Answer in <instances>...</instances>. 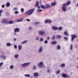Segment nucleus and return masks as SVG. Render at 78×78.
<instances>
[{"mask_svg": "<svg viewBox=\"0 0 78 78\" xmlns=\"http://www.w3.org/2000/svg\"><path fill=\"white\" fill-rule=\"evenodd\" d=\"M57 48L58 50H59L60 49H61V46H60L59 45H58L57 46Z\"/></svg>", "mask_w": 78, "mask_h": 78, "instance_id": "29", "label": "nucleus"}, {"mask_svg": "<svg viewBox=\"0 0 78 78\" xmlns=\"http://www.w3.org/2000/svg\"><path fill=\"white\" fill-rule=\"evenodd\" d=\"M51 8V5L48 4H47L46 5V8Z\"/></svg>", "mask_w": 78, "mask_h": 78, "instance_id": "10", "label": "nucleus"}, {"mask_svg": "<svg viewBox=\"0 0 78 78\" xmlns=\"http://www.w3.org/2000/svg\"><path fill=\"white\" fill-rule=\"evenodd\" d=\"M14 13L15 14H19V12L18 11H15L14 12Z\"/></svg>", "mask_w": 78, "mask_h": 78, "instance_id": "45", "label": "nucleus"}, {"mask_svg": "<svg viewBox=\"0 0 78 78\" xmlns=\"http://www.w3.org/2000/svg\"><path fill=\"white\" fill-rule=\"evenodd\" d=\"M43 10L41 9H39V12H42V11H43Z\"/></svg>", "mask_w": 78, "mask_h": 78, "instance_id": "51", "label": "nucleus"}, {"mask_svg": "<svg viewBox=\"0 0 78 78\" xmlns=\"http://www.w3.org/2000/svg\"><path fill=\"white\" fill-rule=\"evenodd\" d=\"M41 7L42 9H45L46 8V6L43 5H41Z\"/></svg>", "mask_w": 78, "mask_h": 78, "instance_id": "21", "label": "nucleus"}, {"mask_svg": "<svg viewBox=\"0 0 78 78\" xmlns=\"http://www.w3.org/2000/svg\"><path fill=\"white\" fill-rule=\"evenodd\" d=\"M23 20V18H21L19 19V20H17L18 22H22Z\"/></svg>", "mask_w": 78, "mask_h": 78, "instance_id": "13", "label": "nucleus"}, {"mask_svg": "<svg viewBox=\"0 0 78 78\" xmlns=\"http://www.w3.org/2000/svg\"><path fill=\"white\" fill-rule=\"evenodd\" d=\"M37 66H39V63L37 64Z\"/></svg>", "mask_w": 78, "mask_h": 78, "instance_id": "61", "label": "nucleus"}, {"mask_svg": "<svg viewBox=\"0 0 78 78\" xmlns=\"http://www.w3.org/2000/svg\"><path fill=\"white\" fill-rule=\"evenodd\" d=\"M39 23V22H36L35 23H34V24L35 25H37V24H38V23Z\"/></svg>", "mask_w": 78, "mask_h": 78, "instance_id": "47", "label": "nucleus"}, {"mask_svg": "<svg viewBox=\"0 0 78 78\" xmlns=\"http://www.w3.org/2000/svg\"><path fill=\"white\" fill-rule=\"evenodd\" d=\"M11 44L9 43H8L6 44V45L7 46H11Z\"/></svg>", "mask_w": 78, "mask_h": 78, "instance_id": "28", "label": "nucleus"}, {"mask_svg": "<svg viewBox=\"0 0 78 78\" xmlns=\"http://www.w3.org/2000/svg\"><path fill=\"white\" fill-rule=\"evenodd\" d=\"M55 36H54L51 38L52 41H53V40H55Z\"/></svg>", "mask_w": 78, "mask_h": 78, "instance_id": "26", "label": "nucleus"}, {"mask_svg": "<svg viewBox=\"0 0 78 78\" xmlns=\"http://www.w3.org/2000/svg\"><path fill=\"white\" fill-rule=\"evenodd\" d=\"M14 68V66L13 65H11L10 67V69H12Z\"/></svg>", "mask_w": 78, "mask_h": 78, "instance_id": "32", "label": "nucleus"}, {"mask_svg": "<svg viewBox=\"0 0 78 78\" xmlns=\"http://www.w3.org/2000/svg\"><path fill=\"white\" fill-rule=\"evenodd\" d=\"M37 11H39V9H38V10H37Z\"/></svg>", "mask_w": 78, "mask_h": 78, "instance_id": "63", "label": "nucleus"}, {"mask_svg": "<svg viewBox=\"0 0 78 78\" xmlns=\"http://www.w3.org/2000/svg\"><path fill=\"white\" fill-rule=\"evenodd\" d=\"M50 70L49 69H48V72L50 73Z\"/></svg>", "mask_w": 78, "mask_h": 78, "instance_id": "58", "label": "nucleus"}, {"mask_svg": "<svg viewBox=\"0 0 78 78\" xmlns=\"http://www.w3.org/2000/svg\"><path fill=\"white\" fill-rule=\"evenodd\" d=\"M14 35H17V34L16 33H14L13 34Z\"/></svg>", "mask_w": 78, "mask_h": 78, "instance_id": "57", "label": "nucleus"}, {"mask_svg": "<svg viewBox=\"0 0 78 78\" xmlns=\"http://www.w3.org/2000/svg\"><path fill=\"white\" fill-rule=\"evenodd\" d=\"M6 23H9V21H7L6 22Z\"/></svg>", "mask_w": 78, "mask_h": 78, "instance_id": "54", "label": "nucleus"}, {"mask_svg": "<svg viewBox=\"0 0 78 78\" xmlns=\"http://www.w3.org/2000/svg\"><path fill=\"white\" fill-rule=\"evenodd\" d=\"M77 69H78V66H77Z\"/></svg>", "mask_w": 78, "mask_h": 78, "instance_id": "64", "label": "nucleus"}, {"mask_svg": "<svg viewBox=\"0 0 78 78\" xmlns=\"http://www.w3.org/2000/svg\"><path fill=\"white\" fill-rule=\"evenodd\" d=\"M50 37H48L47 38V40H50Z\"/></svg>", "mask_w": 78, "mask_h": 78, "instance_id": "56", "label": "nucleus"}, {"mask_svg": "<svg viewBox=\"0 0 78 78\" xmlns=\"http://www.w3.org/2000/svg\"><path fill=\"white\" fill-rule=\"evenodd\" d=\"M34 11V9H32L26 12L25 13V15L27 16V15L28 14V16H30V15H31V14L33 13Z\"/></svg>", "mask_w": 78, "mask_h": 78, "instance_id": "1", "label": "nucleus"}, {"mask_svg": "<svg viewBox=\"0 0 78 78\" xmlns=\"http://www.w3.org/2000/svg\"><path fill=\"white\" fill-rule=\"evenodd\" d=\"M62 76L63 77H64V78H67L68 77V76L65 73H63L62 74Z\"/></svg>", "mask_w": 78, "mask_h": 78, "instance_id": "11", "label": "nucleus"}, {"mask_svg": "<svg viewBox=\"0 0 78 78\" xmlns=\"http://www.w3.org/2000/svg\"><path fill=\"white\" fill-rule=\"evenodd\" d=\"M22 45H19L18 46V49L19 50H20L22 49Z\"/></svg>", "mask_w": 78, "mask_h": 78, "instance_id": "17", "label": "nucleus"}, {"mask_svg": "<svg viewBox=\"0 0 78 78\" xmlns=\"http://www.w3.org/2000/svg\"><path fill=\"white\" fill-rule=\"evenodd\" d=\"M44 43L45 44H47L48 43V41L47 40H45V41H44Z\"/></svg>", "mask_w": 78, "mask_h": 78, "instance_id": "46", "label": "nucleus"}, {"mask_svg": "<svg viewBox=\"0 0 78 78\" xmlns=\"http://www.w3.org/2000/svg\"><path fill=\"white\" fill-rule=\"evenodd\" d=\"M66 6V4H63V7L62 8V9L63 11L64 12H66V9L65 7Z\"/></svg>", "mask_w": 78, "mask_h": 78, "instance_id": "4", "label": "nucleus"}, {"mask_svg": "<svg viewBox=\"0 0 78 78\" xmlns=\"http://www.w3.org/2000/svg\"><path fill=\"white\" fill-rule=\"evenodd\" d=\"M14 33H19V32H20V29L19 28H16L15 29H14Z\"/></svg>", "mask_w": 78, "mask_h": 78, "instance_id": "5", "label": "nucleus"}, {"mask_svg": "<svg viewBox=\"0 0 78 78\" xmlns=\"http://www.w3.org/2000/svg\"><path fill=\"white\" fill-rule=\"evenodd\" d=\"M39 34H40V35L43 36V35H44L45 34V32L43 30H41L39 32Z\"/></svg>", "mask_w": 78, "mask_h": 78, "instance_id": "7", "label": "nucleus"}, {"mask_svg": "<svg viewBox=\"0 0 78 78\" xmlns=\"http://www.w3.org/2000/svg\"><path fill=\"white\" fill-rule=\"evenodd\" d=\"M14 57L15 58H17L18 57H19V55L18 54H17L16 55H14Z\"/></svg>", "mask_w": 78, "mask_h": 78, "instance_id": "31", "label": "nucleus"}, {"mask_svg": "<svg viewBox=\"0 0 78 78\" xmlns=\"http://www.w3.org/2000/svg\"><path fill=\"white\" fill-rule=\"evenodd\" d=\"M42 50H43L42 47H40L39 49V53H41V52L42 51Z\"/></svg>", "mask_w": 78, "mask_h": 78, "instance_id": "22", "label": "nucleus"}, {"mask_svg": "<svg viewBox=\"0 0 78 78\" xmlns=\"http://www.w3.org/2000/svg\"><path fill=\"white\" fill-rule=\"evenodd\" d=\"M56 37L58 38V39H61V37H62V36L60 35H56Z\"/></svg>", "mask_w": 78, "mask_h": 78, "instance_id": "16", "label": "nucleus"}, {"mask_svg": "<svg viewBox=\"0 0 78 78\" xmlns=\"http://www.w3.org/2000/svg\"><path fill=\"white\" fill-rule=\"evenodd\" d=\"M24 76H25L26 77H30V74H26L24 75Z\"/></svg>", "mask_w": 78, "mask_h": 78, "instance_id": "24", "label": "nucleus"}, {"mask_svg": "<svg viewBox=\"0 0 78 78\" xmlns=\"http://www.w3.org/2000/svg\"><path fill=\"white\" fill-rule=\"evenodd\" d=\"M30 64V62L25 63L24 64H23L22 65V67H27V66H29Z\"/></svg>", "mask_w": 78, "mask_h": 78, "instance_id": "2", "label": "nucleus"}, {"mask_svg": "<svg viewBox=\"0 0 78 78\" xmlns=\"http://www.w3.org/2000/svg\"><path fill=\"white\" fill-rule=\"evenodd\" d=\"M3 62H2L0 63V67H1V66H2V65H3Z\"/></svg>", "mask_w": 78, "mask_h": 78, "instance_id": "44", "label": "nucleus"}, {"mask_svg": "<svg viewBox=\"0 0 78 78\" xmlns=\"http://www.w3.org/2000/svg\"><path fill=\"white\" fill-rule=\"evenodd\" d=\"M3 57L4 60H5V58H6V57H5V56H3Z\"/></svg>", "mask_w": 78, "mask_h": 78, "instance_id": "55", "label": "nucleus"}, {"mask_svg": "<svg viewBox=\"0 0 78 78\" xmlns=\"http://www.w3.org/2000/svg\"><path fill=\"white\" fill-rule=\"evenodd\" d=\"M58 27L55 26H53L52 27V30H58Z\"/></svg>", "mask_w": 78, "mask_h": 78, "instance_id": "9", "label": "nucleus"}, {"mask_svg": "<svg viewBox=\"0 0 78 78\" xmlns=\"http://www.w3.org/2000/svg\"><path fill=\"white\" fill-rule=\"evenodd\" d=\"M48 19L46 20L45 21V23H48Z\"/></svg>", "mask_w": 78, "mask_h": 78, "instance_id": "37", "label": "nucleus"}, {"mask_svg": "<svg viewBox=\"0 0 78 78\" xmlns=\"http://www.w3.org/2000/svg\"><path fill=\"white\" fill-rule=\"evenodd\" d=\"M71 36L72 41H73L74 38H76L77 37V36L76 35H71Z\"/></svg>", "mask_w": 78, "mask_h": 78, "instance_id": "3", "label": "nucleus"}, {"mask_svg": "<svg viewBox=\"0 0 78 78\" xmlns=\"http://www.w3.org/2000/svg\"><path fill=\"white\" fill-rule=\"evenodd\" d=\"M73 49V47H72V44L70 45V50H72Z\"/></svg>", "mask_w": 78, "mask_h": 78, "instance_id": "35", "label": "nucleus"}, {"mask_svg": "<svg viewBox=\"0 0 78 78\" xmlns=\"http://www.w3.org/2000/svg\"><path fill=\"white\" fill-rule=\"evenodd\" d=\"M35 6L36 7L38 6V8H39V2L37 1L36 3Z\"/></svg>", "mask_w": 78, "mask_h": 78, "instance_id": "12", "label": "nucleus"}, {"mask_svg": "<svg viewBox=\"0 0 78 78\" xmlns=\"http://www.w3.org/2000/svg\"><path fill=\"white\" fill-rule=\"evenodd\" d=\"M48 22L49 23H51V21L50 20L48 19Z\"/></svg>", "mask_w": 78, "mask_h": 78, "instance_id": "39", "label": "nucleus"}, {"mask_svg": "<svg viewBox=\"0 0 78 78\" xmlns=\"http://www.w3.org/2000/svg\"><path fill=\"white\" fill-rule=\"evenodd\" d=\"M71 3V2L70 1H68L66 3V5H70V3Z\"/></svg>", "mask_w": 78, "mask_h": 78, "instance_id": "20", "label": "nucleus"}, {"mask_svg": "<svg viewBox=\"0 0 78 78\" xmlns=\"http://www.w3.org/2000/svg\"><path fill=\"white\" fill-rule=\"evenodd\" d=\"M12 23H14V22L12 20H9V24H12Z\"/></svg>", "mask_w": 78, "mask_h": 78, "instance_id": "25", "label": "nucleus"}, {"mask_svg": "<svg viewBox=\"0 0 78 78\" xmlns=\"http://www.w3.org/2000/svg\"><path fill=\"white\" fill-rule=\"evenodd\" d=\"M44 65V63L43 62H41L39 63V67L40 68H42L43 67V65Z\"/></svg>", "mask_w": 78, "mask_h": 78, "instance_id": "8", "label": "nucleus"}, {"mask_svg": "<svg viewBox=\"0 0 78 78\" xmlns=\"http://www.w3.org/2000/svg\"><path fill=\"white\" fill-rule=\"evenodd\" d=\"M18 9L16 7H14L12 9L13 11H16Z\"/></svg>", "mask_w": 78, "mask_h": 78, "instance_id": "27", "label": "nucleus"}, {"mask_svg": "<svg viewBox=\"0 0 78 78\" xmlns=\"http://www.w3.org/2000/svg\"><path fill=\"white\" fill-rule=\"evenodd\" d=\"M3 12V11H2V10H0V16H1V14H2V12Z\"/></svg>", "mask_w": 78, "mask_h": 78, "instance_id": "42", "label": "nucleus"}, {"mask_svg": "<svg viewBox=\"0 0 78 78\" xmlns=\"http://www.w3.org/2000/svg\"><path fill=\"white\" fill-rule=\"evenodd\" d=\"M27 41H25L23 42L22 44H24L25 43H27Z\"/></svg>", "mask_w": 78, "mask_h": 78, "instance_id": "34", "label": "nucleus"}, {"mask_svg": "<svg viewBox=\"0 0 78 78\" xmlns=\"http://www.w3.org/2000/svg\"><path fill=\"white\" fill-rule=\"evenodd\" d=\"M64 38L65 39H66V40H68V38H67V37H64Z\"/></svg>", "mask_w": 78, "mask_h": 78, "instance_id": "48", "label": "nucleus"}, {"mask_svg": "<svg viewBox=\"0 0 78 78\" xmlns=\"http://www.w3.org/2000/svg\"><path fill=\"white\" fill-rule=\"evenodd\" d=\"M32 29H33V27H29V30H32Z\"/></svg>", "mask_w": 78, "mask_h": 78, "instance_id": "36", "label": "nucleus"}, {"mask_svg": "<svg viewBox=\"0 0 78 78\" xmlns=\"http://www.w3.org/2000/svg\"><path fill=\"white\" fill-rule=\"evenodd\" d=\"M13 41H16V39L15 38L14 39Z\"/></svg>", "mask_w": 78, "mask_h": 78, "instance_id": "59", "label": "nucleus"}, {"mask_svg": "<svg viewBox=\"0 0 78 78\" xmlns=\"http://www.w3.org/2000/svg\"><path fill=\"white\" fill-rule=\"evenodd\" d=\"M10 6V3L9 2H7L6 3V6L8 7Z\"/></svg>", "mask_w": 78, "mask_h": 78, "instance_id": "19", "label": "nucleus"}, {"mask_svg": "<svg viewBox=\"0 0 78 78\" xmlns=\"http://www.w3.org/2000/svg\"><path fill=\"white\" fill-rule=\"evenodd\" d=\"M56 4V2H54L51 3V6H55Z\"/></svg>", "mask_w": 78, "mask_h": 78, "instance_id": "14", "label": "nucleus"}, {"mask_svg": "<svg viewBox=\"0 0 78 78\" xmlns=\"http://www.w3.org/2000/svg\"><path fill=\"white\" fill-rule=\"evenodd\" d=\"M14 47L15 48H17V46L16 45H14Z\"/></svg>", "mask_w": 78, "mask_h": 78, "instance_id": "50", "label": "nucleus"}, {"mask_svg": "<svg viewBox=\"0 0 78 78\" xmlns=\"http://www.w3.org/2000/svg\"><path fill=\"white\" fill-rule=\"evenodd\" d=\"M34 76L35 77L37 76H38L39 75V73H34Z\"/></svg>", "mask_w": 78, "mask_h": 78, "instance_id": "15", "label": "nucleus"}, {"mask_svg": "<svg viewBox=\"0 0 78 78\" xmlns=\"http://www.w3.org/2000/svg\"><path fill=\"white\" fill-rule=\"evenodd\" d=\"M64 34L66 36H69V34H68V33L67 32V31H65L64 32Z\"/></svg>", "mask_w": 78, "mask_h": 78, "instance_id": "18", "label": "nucleus"}, {"mask_svg": "<svg viewBox=\"0 0 78 78\" xmlns=\"http://www.w3.org/2000/svg\"><path fill=\"white\" fill-rule=\"evenodd\" d=\"M44 41V39L42 38H41L40 39V42L42 41Z\"/></svg>", "mask_w": 78, "mask_h": 78, "instance_id": "40", "label": "nucleus"}, {"mask_svg": "<svg viewBox=\"0 0 78 78\" xmlns=\"http://www.w3.org/2000/svg\"><path fill=\"white\" fill-rule=\"evenodd\" d=\"M58 30H62V27H59L58 28Z\"/></svg>", "mask_w": 78, "mask_h": 78, "instance_id": "30", "label": "nucleus"}, {"mask_svg": "<svg viewBox=\"0 0 78 78\" xmlns=\"http://www.w3.org/2000/svg\"><path fill=\"white\" fill-rule=\"evenodd\" d=\"M39 37H37L36 38V40H39Z\"/></svg>", "mask_w": 78, "mask_h": 78, "instance_id": "52", "label": "nucleus"}, {"mask_svg": "<svg viewBox=\"0 0 78 78\" xmlns=\"http://www.w3.org/2000/svg\"><path fill=\"white\" fill-rule=\"evenodd\" d=\"M8 20H7L6 18L3 19V20L1 21L2 23H6V21H8Z\"/></svg>", "mask_w": 78, "mask_h": 78, "instance_id": "6", "label": "nucleus"}, {"mask_svg": "<svg viewBox=\"0 0 78 78\" xmlns=\"http://www.w3.org/2000/svg\"><path fill=\"white\" fill-rule=\"evenodd\" d=\"M75 47H75V48H77V47L78 46H77L76 45V46H75Z\"/></svg>", "mask_w": 78, "mask_h": 78, "instance_id": "60", "label": "nucleus"}, {"mask_svg": "<svg viewBox=\"0 0 78 78\" xmlns=\"http://www.w3.org/2000/svg\"><path fill=\"white\" fill-rule=\"evenodd\" d=\"M56 73H57V74H58V73H60V70H58V71H57Z\"/></svg>", "mask_w": 78, "mask_h": 78, "instance_id": "33", "label": "nucleus"}, {"mask_svg": "<svg viewBox=\"0 0 78 78\" xmlns=\"http://www.w3.org/2000/svg\"><path fill=\"white\" fill-rule=\"evenodd\" d=\"M61 66L62 67H65V64H62Z\"/></svg>", "mask_w": 78, "mask_h": 78, "instance_id": "43", "label": "nucleus"}, {"mask_svg": "<svg viewBox=\"0 0 78 78\" xmlns=\"http://www.w3.org/2000/svg\"><path fill=\"white\" fill-rule=\"evenodd\" d=\"M52 44H57V42L56 41H53L51 42Z\"/></svg>", "mask_w": 78, "mask_h": 78, "instance_id": "23", "label": "nucleus"}, {"mask_svg": "<svg viewBox=\"0 0 78 78\" xmlns=\"http://www.w3.org/2000/svg\"><path fill=\"white\" fill-rule=\"evenodd\" d=\"M77 6H78V3L77 4Z\"/></svg>", "mask_w": 78, "mask_h": 78, "instance_id": "62", "label": "nucleus"}, {"mask_svg": "<svg viewBox=\"0 0 78 78\" xmlns=\"http://www.w3.org/2000/svg\"><path fill=\"white\" fill-rule=\"evenodd\" d=\"M2 8H5V5H2Z\"/></svg>", "mask_w": 78, "mask_h": 78, "instance_id": "49", "label": "nucleus"}, {"mask_svg": "<svg viewBox=\"0 0 78 78\" xmlns=\"http://www.w3.org/2000/svg\"><path fill=\"white\" fill-rule=\"evenodd\" d=\"M33 68L34 70L36 69V67L35 65L33 66Z\"/></svg>", "mask_w": 78, "mask_h": 78, "instance_id": "41", "label": "nucleus"}, {"mask_svg": "<svg viewBox=\"0 0 78 78\" xmlns=\"http://www.w3.org/2000/svg\"><path fill=\"white\" fill-rule=\"evenodd\" d=\"M26 20L28 22H30V20L28 19H26Z\"/></svg>", "mask_w": 78, "mask_h": 78, "instance_id": "53", "label": "nucleus"}, {"mask_svg": "<svg viewBox=\"0 0 78 78\" xmlns=\"http://www.w3.org/2000/svg\"><path fill=\"white\" fill-rule=\"evenodd\" d=\"M21 12H23V11H24V9L23 8H21Z\"/></svg>", "mask_w": 78, "mask_h": 78, "instance_id": "38", "label": "nucleus"}]
</instances>
